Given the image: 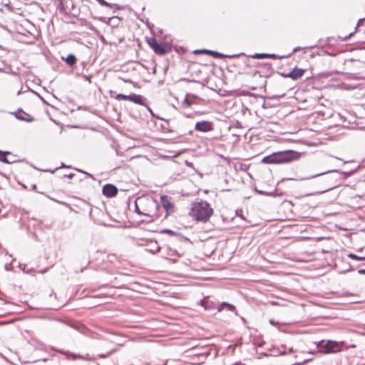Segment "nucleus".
Segmentation results:
<instances>
[{
	"label": "nucleus",
	"mask_w": 365,
	"mask_h": 365,
	"mask_svg": "<svg viewBox=\"0 0 365 365\" xmlns=\"http://www.w3.org/2000/svg\"><path fill=\"white\" fill-rule=\"evenodd\" d=\"M288 56H278L274 53H255L253 55L250 56L252 58L255 59H262V58H272V59H282L286 57H288Z\"/></svg>",
	"instance_id": "dca6fc26"
},
{
	"label": "nucleus",
	"mask_w": 365,
	"mask_h": 365,
	"mask_svg": "<svg viewBox=\"0 0 365 365\" xmlns=\"http://www.w3.org/2000/svg\"><path fill=\"white\" fill-rule=\"evenodd\" d=\"M66 325L71 327L72 329L78 331V332L81 333L83 335L88 336L89 334V329L83 324L81 323H66L65 322Z\"/></svg>",
	"instance_id": "6ab92c4d"
},
{
	"label": "nucleus",
	"mask_w": 365,
	"mask_h": 365,
	"mask_svg": "<svg viewBox=\"0 0 365 365\" xmlns=\"http://www.w3.org/2000/svg\"><path fill=\"white\" fill-rule=\"evenodd\" d=\"M143 106H145V107L146 108V109L149 111V113H150V115H151L153 117H154V118H157V119H160V120H164L165 122H166L167 123H168V120L164 119V118H163L159 117L158 115H156L153 113V110L150 108V106H149L146 103H145V105H143Z\"/></svg>",
	"instance_id": "c756f323"
},
{
	"label": "nucleus",
	"mask_w": 365,
	"mask_h": 365,
	"mask_svg": "<svg viewBox=\"0 0 365 365\" xmlns=\"http://www.w3.org/2000/svg\"><path fill=\"white\" fill-rule=\"evenodd\" d=\"M117 187L113 184L107 183L103 186L102 193L107 197H113L118 194Z\"/></svg>",
	"instance_id": "2eb2a0df"
},
{
	"label": "nucleus",
	"mask_w": 365,
	"mask_h": 365,
	"mask_svg": "<svg viewBox=\"0 0 365 365\" xmlns=\"http://www.w3.org/2000/svg\"><path fill=\"white\" fill-rule=\"evenodd\" d=\"M74 176H75L74 173H70V174H68V175H64L65 178H68L69 179H72Z\"/></svg>",
	"instance_id": "de8ad7c7"
},
{
	"label": "nucleus",
	"mask_w": 365,
	"mask_h": 365,
	"mask_svg": "<svg viewBox=\"0 0 365 365\" xmlns=\"http://www.w3.org/2000/svg\"><path fill=\"white\" fill-rule=\"evenodd\" d=\"M185 116L186 118H192V114H186V115H185Z\"/></svg>",
	"instance_id": "0e129e2a"
},
{
	"label": "nucleus",
	"mask_w": 365,
	"mask_h": 365,
	"mask_svg": "<svg viewBox=\"0 0 365 365\" xmlns=\"http://www.w3.org/2000/svg\"><path fill=\"white\" fill-rule=\"evenodd\" d=\"M364 33L365 34V27L364 29ZM361 43L365 44V37H362L360 38Z\"/></svg>",
	"instance_id": "5fc2aeb1"
},
{
	"label": "nucleus",
	"mask_w": 365,
	"mask_h": 365,
	"mask_svg": "<svg viewBox=\"0 0 365 365\" xmlns=\"http://www.w3.org/2000/svg\"><path fill=\"white\" fill-rule=\"evenodd\" d=\"M86 269V267H84L81 269V272H83Z\"/></svg>",
	"instance_id": "338daca9"
},
{
	"label": "nucleus",
	"mask_w": 365,
	"mask_h": 365,
	"mask_svg": "<svg viewBox=\"0 0 365 365\" xmlns=\"http://www.w3.org/2000/svg\"><path fill=\"white\" fill-rule=\"evenodd\" d=\"M160 203L166 212L165 217L175 212V206L173 202L171 201L170 197L166 195H161Z\"/></svg>",
	"instance_id": "f8f14e48"
},
{
	"label": "nucleus",
	"mask_w": 365,
	"mask_h": 365,
	"mask_svg": "<svg viewBox=\"0 0 365 365\" xmlns=\"http://www.w3.org/2000/svg\"><path fill=\"white\" fill-rule=\"evenodd\" d=\"M76 170L80 172V173H82L84 174L85 171H83V170H81V169H78V168H75Z\"/></svg>",
	"instance_id": "e2e57ef3"
},
{
	"label": "nucleus",
	"mask_w": 365,
	"mask_h": 365,
	"mask_svg": "<svg viewBox=\"0 0 365 365\" xmlns=\"http://www.w3.org/2000/svg\"><path fill=\"white\" fill-rule=\"evenodd\" d=\"M199 99V97L194 94H186L182 105L185 107H190L195 103V101Z\"/></svg>",
	"instance_id": "4be33fe9"
},
{
	"label": "nucleus",
	"mask_w": 365,
	"mask_h": 365,
	"mask_svg": "<svg viewBox=\"0 0 365 365\" xmlns=\"http://www.w3.org/2000/svg\"><path fill=\"white\" fill-rule=\"evenodd\" d=\"M316 47L324 48L328 47L329 50H327L325 53L329 56H333V36L327 37L326 38H321L318 41L317 44L314 46H309L307 47L298 46V63L301 62L303 59L307 60L308 58H312L314 56V53L312 49Z\"/></svg>",
	"instance_id": "20e7f679"
},
{
	"label": "nucleus",
	"mask_w": 365,
	"mask_h": 365,
	"mask_svg": "<svg viewBox=\"0 0 365 365\" xmlns=\"http://www.w3.org/2000/svg\"><path fill=\"white\" fill-rule=\"evenodd\" d=\"M297 142L298 143H305L307 145H312V143L310 142V141H308V140H304L303 139V137H298V140H297Z\"/></svg>",
	"instance_id": "ea45409f"
},
{
	"label": "nucleus",
	"mask_w": 365,
	"mask_h": 365,
	"mask_svg": "<svg viewBox=\"0 0 365 365\" xmlns=\"http://www.w3.org/2000/svg\"><path fill=\"white\" fill-rule=\"evenodd\" d=\"M52 296H54L55 297H56V294H55V292L53 291H52V292L50 294V297H52Z\"/></svg>",
	"instance_id": "69168bd1"
},
{
	"label": "nucleus",
	"mask_w": 365,
	"mask_h": 365,
	"mask_svg": "<svg viewBox=\"0 0 365 365\" xmlns=\"http://www.w3.org/2000/svg\"><path fill=\"white\" fill-rule=\"evenodd\" d=\"M331 75V72H322L319 73V76L321 78H327Z\"/></svg>",
	"instance_id": "a19ab883"
},
{
	"label": "nucleus",
	"mask_w": 365,
	"mask_h": 365,
	"mask_svg": "<svg viewBox=\"0 0 365 365\" xmlns=\"http://www.w3.org/2000/svg\"><path fill=\"white\" fill-rule=\"evenodd\" d=\"M148 43L158 55L163 56L172 51V46L170 44L168 43H158L154 37L148 38Z\"/></svg>",
	"instance_id": "0eeeda50"
},
{
	"label": "nucleus",
	"mask_w": 365,
	"mask_h": 365,
	"mask_svg": "<svg viewBox=\"0 0 365 365\" xmlns=\"http://www.w3.org/2000/svg\"><path fill=\"white\" fill-rule=\"evenodd\" d=\"M4 269L6 270V271H10L12 269V264L11 263H7L4 265Z\"/></svg>",
	"instance_id": "a18cd8bd"
},
{
	"label": "nucleus",
	"mask_w": 365,
	"mask_h": 365,
	"mask_svg": "<svg viewBox=\"0 0 365 365\" xmlns=\"http://www.w3.org/2000/svg\"><path fill=\"white\" fill-rule=\"evenodd\" d=\"M312 361V359H303L302 361H298V365H304V364Z\"/></svg>",
	"instance_id": "c03bdc74"
},
{
	"label": "nucleus",
	"mask_w": 365,
	"mask_h": 365,
	"mask_svg": "<svg viewBox=\"0 0 365 365\" xmlns=\"http://www.w3.org/2000/svg\"><path fill=\"white\" fill-rule=\"evenodd\" d=\"M19 267L24 271V272H26L25 271V267L26 265L25 264H19Z\"/></svg>",
	"instance_id": "4d7b16f0"
},
{
	"label": "nucleus",
	"mask_w": 365,
	"mask_h": 365,
	"mask_svg": "<svg viewBox=\"0 0 365 365\" xmlns=\"http://www.w3.org/2000/svg\"><path fill=\"white\" fill-rule=\"evenodd\" d=\"M297 159V151L294 150H285L283 151L274 152L264 156L262 163L265 164H282L288 163Z\"/></svg>",
	"instance_id": "39448f33"
},
{
	"label": "nucleus",
	"mask_w": 365,
	"mask_h": 365,
	"mask_svg": "<svg viewBox=\"0 0 365 365\" xmlns=\"http://www.w3.org/2000/svg\"><path fill=\"white\" fill-rule=\"evenodd\" d=\"M237 215H239L242 219L245 220V217L242 215H239V211L236 210Z\"/></svg>",
	"instance_id": "bf43d9fd"
},
{
	"label": "nucleus",
	"mask_w": 365,
	"mask_h": 365,
	"mask_svg": "<svg viewBox=\"0 0 365 365\" xmlns=\"http://www.w3.org/2000/svg\"><path fill=\"white\" fill-rule=\"evenodd\" d=\"M115 351H116V349H112L110 351L107 352L106 354H98V357L102 358V359H105V358H107V357L110 356L111 354H113Z\"/></svg>",
	"instance_id": "f704fd0d"
},
{
	"label": "nucleus",
	"mask_w": 365,
	"mask_h": 365,
	"mask_svg": "<svg viewBox=\"0 0 365 365\" xmlns=\"http://www.w3.org/2000/svg\"><path fill=\"white\" fill-rule=\"evenodd\" d=\"M360 168V165H355V168L346 171H339V170H330L319 173H315L309 176H300L298 178V180H304L315 178L317 177L324 176L320 179L318 182L319 188L317 190L312 191L306 194H302L298 195V199H301L303 197L312 196L316 195H321L326 192H328L336 187V180L337 178H347L354 173H356Z\"/></svg>",
	"instance_id": "f257e3e1"
},
{
	"label": "nucleus",
	"mask_w": 365,
	"mask_h": 365,
	"mask_svg": "<svg viewBox=\"0 0 365 365\" xmlns=\"http://www.w3.org/2000/svg\"><path fill=\"white\" fill-rule=\"evenodd\" d=\"M364 29H357V27H356L354 31L349 33L347 36H345L344 37L338 36V38L340 40V41H346L348 39H349L354 35V34L356 33L357 36H358V38H359L358 41L361 42L360 38L362 37H365V34L364 33Z\"/></svg>",
	"instance_id": "aec40b11"
},
{
	"label": "nucleus",
	"mask_w": 365,
	"mask_h": 365,
	"mask_svg": "<svg viewBox=\"0 0 365 365\" xmlns=\"http://www.w3.org/2000/svg\"><path fill=\"white\" fill-rule=\"evenodd\" d=\"M165 123L167 124V125H169V123H167L165 122ZM162 128L165 130V131H167V132H173V129L170 128L168 126H166L165 125H162Z\"/></svg>",
	"instance_id": "37998d69"
},
{
	"label": "nucleus",
	"mask_w": 365,
	"mask_h": 365,
	"mask_svg": "<svg viewBox=\"0 0 365 365\" xmlns=\"http://www.w3.org/2000/svg\"><path fill=\"white\" fill-rule=\"evenodd\" d=\"M308 342L307 349L300 347L301 353L314 354L316 351L312 347H315L318 352L322 354H334L341 351L343 348V342H338L332 340H322L318 342L312 340H307Z\"/></svg>",
	"instance_id": "f03ea898"
},
{
	"label": "nucleus",
	"mask_w": 365,
	"mask_h": 365,
	"mask_svg": "<svg viewBox=\"0 0 365 365\" xmlns=\"http://www.w3.org/2000/svg\"><path fill=\"white\" fill-rule=\"evenodd\" d=\"M99 4H101V6H107V7H109V8H113V7H115L117 9H119L118 6L117 4H112L110 3H108L105 0H96Z\"/></svg>",
	"instance_id": "7c9ffc66"
},
{
	"label": "nucleus",
	"mask_w": 365,
	"mask_h": 365,
	"mask_svg": "<svg viewBox=\"0 0 365 365\" xmlns=\"http://www.w3.org/2000/svg\"><path fill=\"white\" fill-rule=\"evenodd\" d=\"M136 244L139 246H147L145 251L152 254H156L161 250L156 240H138Z\"/></svg>",
	"instance_id": "1a4fd4ad"
},
{
	"label": "nucleus",
	"mask_w": 365,
	"mask_h": 365,
	"mask_svg": "<svg viewBox=\"0 0 365 365\" xmlns=\"http://www.w3.org/2000/svg\"><path fill=\"white\" fill-rule=\"evenodd\" d=\"M296 179L294 178H283L282 180L279 182V184H284L288 182H294Z\"/></svg>",
	"instance_id": "c9c22d12"
},
{
	"label": "nucleus",
	"mask_w": 365,
	"mask_h": 365,
	"mask_svg": "<svg viewBox=\"0 0 365 365\" xmlns=\"http://www.w3.org/2000/svg\"><path fill=\"white\" fill-rule=\"evenodd\" d=\"M135 212L138 214V215H146V216H149L148 215H147L146 213L145 212H143L140 210L138 206V204H137V202L135 201Z\"/></svg>",
	"instance_id": "e433bc0d"
},
{
	"label": "nucleus",
	"mask_w": 365,
	"mask_h": 365,
	"mask_svg": "<svg viewBox=\"0 0 365 365\" xmlns=\"http://www.w3.org/2000/svg\"><path fill=\"white\" fill-rule=\"evenodd\" d=\"M214 129L213 123L208 120H201L195 123V130L199 132L207 133Z\"/></svg>",
	"instance_id": "ddd939ff"
},
{
	"label": "nucleus",
	"mask_w": 365,
	"mask_h": 365,
	"mask_svg": "<svg viewBox=\"0 0 365 365\" xmlns=\"http://www.w3.org/2000/svg\"><path fill=\"white\" fill-rule=\"evenodd\" d=\"M84 174L86 175V176L88 178H91L94 179V177H93V175L92 174H90V173H87L86 171H85Z\"/></svg>",
	"instance_id": "864d4df0"
},
{
	"label": "nucleus",
	"mask_w": 365,
	"mask_h": 365,
	"mask_svg": "<svg viewBox=\"0 0 365 365\" xmlns=\"http://www.w3.org/2000/svg\"><path fill=\"white\" fill-rule=\"evenodd\" d=\"M57 351L61 354L65 355L67 359L76 360V359L81 358V356L80 355H78V354H73V353H71L68 351H66L63 350H58Z\"/></svg>",
	"instance_id": "cd10ccee"
},
{
	"label": "nucleus",
	"mask_w": 365,
	"mask_h": 365,
	"mask_svg": "<svg viewBox=\"0 0 365 365\" xmlns=\"http://www.w3.org/2000/svg\"><path fill=\"white\" fill-rule=\"evenodd\" d=\"M213 214V209L209 202L200 200L192 203V207L189 212L190 216L197 222H207Z\"/></svg>",
	"instance_id": "7ed1b4c3"
},
{
	"label": "nucleus",
	"mask_w": 365,
	"mask_h": 365,
	"mask_svg": "<svg viewBox=\"0 0 365 365\" xmlns=\"http://www.w3.org/2000/svg\"><path fill=\"white\" fill-rule=\"evenodd\" d=\"M168 255L169 256H172V257L173 256H175V255L180 256L179 254L177 252V251L173 250H172L170 248H168Z\"/></svg>",
	"instance_id": "58836bf2"
},
{
	"label": "nucleus",
	"mask_w": 365,
	"mask_h": 365,
	"mask_svg": "<svg viewBox=\"0 0 365 365\" xmlns=\"http://www.w3.org/2000/svg\"><path fill=\"white\" fill-rule=\"evenodd\" d=\"M292 52H293V53H296V52H297V47H295V48H293Z\"/></svg>",
	"instance_id": "774afa93"
},
{
	"label": "nucleus",
	"mask_w": 365,
	"mask_h": 365,
	"mask_svg": "<svg viewBox=\"0 0 365 365\" xmlns=\"http://www.w3.org/2000/svg\"><path fill=\"white\" fill-rule=\"evenodd\" d=\"M31 91L35 93L41 100V101L44 103V104H46V105H48V103L45 101V99L41 96H40L37 92L31 90Z\"/></svg>",
	"instance_id": "79ce46f5"
},
{
	"label": "nucleus",
	"mask_w": 365,
	"mask_h": 365,
	"mask_svg": "<svg viewBox=\"0 0 365 365\" xmlns=\"http://www.w3.org/2000/svg\"><path fill=\"white\" fill-rule=\"evenodd\" d=\"M200 305L205 308V309L207 310H212L214 309H217V305L215 302H212L210 299L209 297H205L201 301H200Z\"/></svg>",
	"instance_id": "412c9836"
},
{
	"label": "nucleus",
	"mask_w": 365,
	"mask_h": 365,
	"mask_svg": "<svg viewBox=\"0 0 365 365\" xmlns=\"http://www.w3.org/2000/svg\"><path fill=\"white\" fill-rule=\"evenodd\" d=\"M130 101L138 105L143 106L145 105L146 98L140 94L131 93Z\"/></svg>",
	"instance_id": "b1692460"
},
{
	"label": "nucleus",
	"mask_w": 365,
	"mask_h": 365,
	"mask_svg": "<svg viewBox=\"0 0 365 365\" xmlns=\"http://www.w3.org/2000/svg\"><path fill=\"white\" fill-rule=\"evenodd\" d=\"M186 165L189 167H192V163H190L188 161H186Z\"/></svg>",
	"instance_id": "052dcab7"
},
{
	"label": "nucleus",
	"mask_w": 365,
	"mask_h": 365,
	"mask_svg": "<svg viewBox=\"0 0 365 365\" xmlns=\"http://www.w3.org/2000/svg\"><path fill=\"white\" fill-rule=\"evenodd\" d=\"M309 132L311 135L309 136V138H312L314 136V133L315 132V130H314L313 129L310 128V129H307V128H298L297 130V132L298 133H300V135H303V133L304 132Z\"/></svg>",
	"instance_id": "2f4dec72"
},
{
	"label": "nucleus",
	"mask_w": 365,
	"mask_h": 365,
	"mask_svg": "<svg viewBox=\"0 0 365 365\" xmlns=\"http://www.w3.org/2000/svg\"><path fill=\"white\" fill-rule=\"evenodd\" d=\"M314 206V205H309V206H305V208H306V210L308 211L311 209H312Z\"/></svg>",
	"instance_id": "13d9d810"
},
{
	"label": "nucleus",
	"mask_w": 365,
	"mask_h": 365,
	"mask_svg": "<svg viewBox=\"0 0 365 365\" xmlns=\"http://www.w3.org/2000/svg\"><path fill=\"white\" fill-rule=\"evenodd\" d=\"M160 233L168 234L170 236L175 237L177 239V240H178L179 242H181L189 241V239L187 237L183 236L182 234H180L179 232H174L173 230H170V229L161 230L160 231Z\"/></svg>",
	"instance_id": "f3484780"
},
{
	"label": "nucleus",
	"mask_w": 365,
	"mask_h": 365,
	"mask_svg": "<svg viewBox=\"0 0 365 365\" xmlns=\"http://www.w3.org/2000/svg\"><path fill=\"white\" fill-rule=\"evenodd\" d=\"M309 107H312V106H309V107L307 108L305 106H301L298 105L297 109H298V111L305 110L308 109Z\"/></svg>",
	"instance_id": "49530a36"
},
{
	"label": "nucleus",
	"mask_w": 365,
	"mask_h": 365,
	"mask_svg": "<svg viewBox=\"0 0 365 365\" xmlns=\"http://www.w3.org/2000/svg\"><path fill=\"white\" fill-rule=\"evenodd\" d=\"M364 21H365V17H364V18H361V19H360L358 21V23H357V25H356V27H357V28H358V27H359V26L360 25V24H361V22H363Z\"/></svg>",
	"instance_id": "3c124183"
},
{
	"label": "nucleus",
	"mask_w": 365,
	"mask_h": 365,
	"mask_svg": "<svg viewBox=\"0 0 365 365\" xmlns=\"http://www.w3.org/2000/svg\"><path fill=\"white\" fill-rule=\"evenodd\" d=\"M255 68L257 69L252 73L254 76L259 75L260 77L267 78L272 73V64L269 63H257V65H255Z\"/></svg>",
	"instance_id": "9d476101"
},
{
	"label": "nucleus",
	"mask_w": 365,
	"mask_h": 365,
	"mask_svg": "<svg viewBox=\"0 0 365 365\" xmlns=\"http://www.w3.org/2000/svg\"><path fill=\"white\" fill-rule=\"evenodd\" d=\"M71 168L72 167L71 165H66L64 163H62L61 165L58 168Z\"/></svg>",
	"instance_id": "603ef678"
},
{
	"label": "nucleus",
	"mask_w": 365,
	"mask_h": 365,
	"mask_svg": "<svg viewBox=\"0 0 365 365\" xmlns=\"http://www.w3.org/2000/svg\"><path fill=\"white\" fill-rule=\"evenodd\" d=\"M298 91H306L313 88V73L309 68H298Z\"/></svg>",
	"instance_id": "423d86ee"
},
{
	"label": "nucleus",
	"mask_w": 365,
	"mask_h": 365,
	"mask_svg": "<svg viewBox=\"0 0 365 365\" xmlns=\"http://www.w3.org/2000/svg\"><path fill=\"white\" fill-rule=\"evenodd\" d=\"M282 76L284 77H289L293 80H297V66H294L289 73L287 74L282 73Z\"/></svg>",
	"instance_id": "c85d7f7f"
},
{
	"label": "nucleus",
	"mask_w": 365,
	"mask_h": 365,
	"mask_svg": "<svg viewBox=\"0 0 365 365\" xmlns=\"http://www.w3.org/2000/svg\"><path fill=\"white\" fill-rule=\"evenodd\" d=\"M61 59L70 67H73L77 61L76 56L73 53H69L66 57L62 56Z\"/></svg>",
	"instance_id": "a878e982"
},
{
	"label": "nucleus",
	"mask_w": 365,
	"mask_h": 365,
	"mask_svg": "<svg viewBox=\"0 0 365 365\" xmlns=\"http://www.w3.org/2000/svg\"><path fill=\"white\" fill-rule=\"evenodd\" d=\"M256 191H257L258 193H259V194L268 195V193H267V192L261 191V190H256Z\"/></svg>",
	"instance_id": "6e6d98bb"
},
{
	"label": "nucleus",
	"mask_w": 365,
	"mask_h": 365,
	"mask_svg": "<svg viewBox=\"0 0 365 365\" xmlns=\"http://www.w3.org/2000/svg\"><path fill=\"white\" fill-rule=\"evenodd\" d=\"M245 65L247 66V67H255V65H257V63H254L252 62L251 60L250 59H247L245 61Z\"/></svg>",
	"instance_id": "4c0bfd02"
},
{
	"label": "nucleus",
	"mask_w": 365,
	"mask_h": 365,
	"mask_svg": "<svg viewBox=\"0 0 365 365\" xmlns=\"http://www.w3.org/2000/svg\"><path fill=\"white\" fill-rule=\"evenodd\" d=\"M130 98V95H125L123 93L117 94L115 96V99L118 101H129Z\"/></svg>",
	"instance_id": "72a5a7b5"
},
{
	"label": "nucleus",
	"mask_w": 365,
	"mask_h": 365,
	"mask_svg": "<svg viewBox=\"0 0 365 365\" xmlns=\"http://www.w3.org/2000/svg\"><path fill=\"white\" fill-rule=\"evenodd\" d=\"M282 350H279V349H276L275 348H273L274 354L273 355H282V354H287L289 353H294V351L292 347L287 348L285 345L282 346Z\"/></svg>",
	"instance_id": "bb28decb"
},
{
	"label": "nucleus",
	"mask_w": 365,
	"mask_h": 365,
	"mask_svg": "<svg viewBox=\"0 0 365 365\" xmlns=\"http://www.w3.org/2000/svg\"><path fill=\"white\" fill-rule=\"evenodd\" d=\"M305 115V116H308V117H309V119L312 118V117H313V116H312V113H310V114H306V115Z\"/></svg>",
	"instance_id": "680f3d73"
},
{
	"label": "nucleus",
	"mask_w": 365,
	"mask_h": 365,
	"mask_svg": "<svg viewBox=\"0 0 365 365\" xmlns=\"http://www.w3.org/2000/svg\"><path fill=\"white\" fill-rule=\"evenodd\" d=\"M344 164H346V163H354V164H356V161L351 160H344Z\"/></svg>",
	"instance_id": "8fccbe9b"
},
{
	"label": "nucleus",
	"mask_w": 365,
	"mask_h": 365,
	"mask_svg": "<svg viewBox=\"0 0 365 365\" xmlns=\"http://www.w3.org/2000/svg\"><path fill=\"white\" fill-rule=\"evenodd\" d=\"M10 114L14 115L16 119L24 122L31 123L35 120L34 117L31 116L21 108H19L16 111L11 112Z\"/></svg>",
	"instance_id": "4468645a"
},
{
	"label": "nucleus",
	"mask_w": 365,
	"mask_h": 365,
	"mask_svg": "<svg viewBox=\"0 0 365 365\" xmlns=\"http://www.w3.org/2000/svg\"><path fill=\"white\" fill-rule=\"evenodd\" d=\"M2 153H4L0 154V162H1V163H6V164H12V163L24 161V160H10L9 159H8L6 158V155H11V153L10 151H3V150H2Z\"/></svg>",
	"instance_id": "393cba45"
},
{
	"label": "nucleus",
	"mask_w": 365,
	"mask_h": 365,
	"mask_svg": "<svg viewBox=\"0 0 365 365\" xmlns=\"http://www.w3.org/2000/svg\"><path fill=\"white\" fill-rule=\"evenodd\" d=\"M357 272L359 274H365V269H358Z\"/></svg>",
	"instance_id": "09e8293b"
},
{
	"label": "nucleus",
	"mask_w": 365,
	"mask_h": 365,
	"mask_svg": "<svg viewBox=\"0 0 365 365\" xmlns=\"http://www.w3.org/2000/svg\"><path fill=\"white\" fill-rule=\"evenodd\" d=\"M194 53H206V54H208L215 58H220V59H223L225 58H234L239 57L240 56H245V54L244 53H240L238 54H233V55H227V54H223L222 53H220V52H217L215 51H212V50H208V49L196 50Z\"/></svg>",
	"instance_id": "9b49d317"
},
{
	"label": "nucleus",
	"mask_w": 365,
	"mask_h": 365,
	"mask_svg": "<svg viewBox=\"0 0 365 365\" xmlns=\"http://www.w3.org/2000/svg\"><path fill=\"white\" fill-rule=\"evenodd\" d=\"M298 232H300V235H298V244L302 243L305 240L310 241L312 242H315L314 237L312 236L313 234V227L311 225L304 226V225L298 224ZM302 245H298V247Z\"/></svg>",
	"instance_id": "6e6552de"
},
{
	"label": "nucleus",
	"mask_w": 365,
	"mask_h": 365,
	"mask_svg": "<svg viewBox=\"0 0 365 365\" xmlns=\"http://www.w3.org/2000/svg\"><path fill=\"white\" fill-rule=\"evenodd\" d=\"M314 253L313 247H311L309 250L306 252H301L298 253V262H307L312 261V255Z\"/></svg>",
	"instance_id": "a211bd4d"
},
{
	"label": "nucleus",
	"mask_w": 365,
	"mask_h": 365,
	"mask_svg": "<svg viewBox=\"0 0 365 365\" xmlns=\"http://www.w3.org/2000/svg\"><path fill=\"white\" fill-rule=\"evenodd\" d=\"M347 257L356 261H365V257H360L351 252L347 254Z\"/></svg>",
	"instance_id": "473e14b6"
},
{
	"label": "nucleus",
	"mask_w": 365,
	"mask_h": 365,
	"mask_svg": "<svg viewBox=\"0 0 365 365\" xmlns=\"http://www.w3.org/2000/svg\"><path fill=\"white\" fill-rule=\"evenodd\" d=\"M226 308L228 311L234 312L236 315H237V312L236 307L232 304H230L226 302H223L217 305V309L218 312H221L222 309Z\"/></svg>",
	"instance_id": "5701e85b"
}]
</instances>
